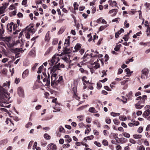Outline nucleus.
Wrapping results in <instances>:
<instances>
[{"mask_svg": "<svg viewBox=\"0 0 150 150\" xmlns=\"http://www.w3.org/2000/svg\"><path fill=\"white\" fill-rule=\"evenodd\" d=\"M58 55V54L54 55L52 57V59L50 60H49L48 61L49 64L50 65H54L52 68L48 69H50L51 73L52 72L54 73L55 72L56 70L59 69V66L60 63H58L59 60Z\"/></svg>", "mask_w": 150, "mask_h": 150, "instance_id": "f257e3e1", "label": "nucleus"}, {"mask_svg": "<svg viewBox=\"0 0 150 150\" xmlns=\"http://www.w3.org/2000/svg\"><path fill=\"white\" fill-rule=\"evenodd\" d=\"M57 78V74L53 72L51 76V85L52 86H55L61 83L63 79L62 76H60L58 79Z\"/></svg>", "mask_w": 150, "mask_h": 150, "instance_id": "f03ea898", "label": "nucleus"}, {"mask_svg": "<svg viewBox=\"0 0 150 150\" xmlns=\"http://www.w3.org/2000/svg\"><path fill=\"white\" fill-rule=\"evenodd\" d=\"M35 32V29L33 28V26L32 25L30 26L29 27L28 26L27 27L22 30L23 33L24 32L26 38L28 39L30 38V33H33Z\"/></svg>", "mask_w": 150, "mask_h": 150, "instance_id": "7ed1b4c3", "label": "nucleus"}, {"mask_svg": "<svg viewBox=\"0 0 150 150\" xmlns=\"http://www.w3.org/2000/svg\"><path fill=\"white\" fill-rule=\"evenodd\" d=\"M41 78L43 79V81L44 82H46L45 85L49 86L50 84V75L49 73L46 74L45 73H43L41 76Z\"/></svg>", "mask_w": 150, "mask_h": 150, "instance_id": "20e7f679", "label": "nucleus"}, {"mask_svg": "<svg viewBox=\"0 0 150 150\" xmlns=\"http://www.w3.org/2000/svg\"><path fill=\"white\" fill-rule=\"evenodd\" d=\"M150 106L149 105H146L144 107V109L145 111L143 113L142 116L145 118L148 116L150 114Z\"/></svg>", "mask_w": 150, "mask_h": 150, "instance_id": "39448f33", "label": "nucleus"}, {"mask_svg": "<svg viewBox=\"0 0 150 150\" xmlns=\"http://www.w3.org/2000/svg\"><path fill=\"white\" fill-rule=\"evenodd\" d=\"M149 73V71L147 69H143L142 71V75L141 78L142 79H145V76L146 78H147V75Z\"/></svg>", "mask_w": 150, "mask_h": 150, "instance_id": "423d86ee", "label": "nucleus"}, {"mask_svg": "<svg viewBox=\"0 0 150 150\" xmlns=\"http://www.w3.org/2000/svg\"><path fill=\"white\" fill-rule=\"evenodd\" d=\"M48 150H55L57 149V147L55 144L50 143L47 146Z\"/></svg>", "mask_w": 150, "mask_h": 150, "instance_id": "0eeeda50", "label": "nucleus"}, {"mask_svg": "<svg viewBox=\"0 0 150 150\" xmlns=\"http://www.w3.org/2000/svg\"><path fill=\"white\" fill-rule=\"evenodd\" d=\"M18 94L20 97H24V91L21 87H19L18 88Z\"/></svg>", "mask_w": 150, "mask_h": 150, "instance_id": "6e6552de", "label": "nucleus"}, {"mask_svg": "<svg viewBox=\"0 0 150 150\" xmlns=\"http://www.w3.org/2000/svg\"><path fill=\"white\" fill-rule=\"evenodd\" d=\"M82 45L79 43H77L74 47V50H73L74 52H77L79 50L81 49Z\"/></svg>", "mask_w": 150, "mask_h": 150, "instance_id": "1a4fd4ad", "label": "nucleus"}, {"mask_svg": "<svg viewBox=\"0 0 150 150\" xmlns=\"http://www.w3.org/2000/svg\"><path fill=\"white\" fill-rule=\"evenodd\" d=\"M13 23L11 22L10 23H8L7 26V29L8 31L11 32L12 31L13 29Z\"/></svg>", "mask_w": 150, "mask_h": 150, "instance_id": "9d476101", "label": "nucleus"}, {"mask_svg": "<svg viewBox=\"0 0 150 150\" xmlns=\"http://www.w3.org/2000/svg\"><path fill=\"white\" fill-rule=\"evenodd\" d=\"M100 65L99 63L97 62H95L92 64V68L96 69L99 67Z\"/></svg>", "mask_w": 150, "mask_h": 150, "instance_id": "9b49d317", "label": "nucleus"}, {"mask_svg": "<svg viewBox=\"0 0 150 150\" xmlns=\"http://www.w3.org/2000/svg\"><path fill=\"white\" fill-rule=\"evenodd\" d=\"M141 102L139 101L135 105V107L137 109H140L144 106V105H141Z\"/></svg>", "mask_w": 150, "mask_h": 150, "instance_id": "f8f14e48", "label": "nucleus"}, {"mask_svg": "<svg viewBox=\"0 0 150 150\" xmlns=\"http://www.w3.org/2000/svg\"><path fill=\"white\" fill-rule=\"evenodd\" d=\"M7 92V91L6 90L4 89L2 87L0 86V96L5 93H6Z\"/></svg>", "mask_w": 150, "mask_h": 150, "instance_id": "ddd939ff", "label": "nucleus"}, {"mask_svg": "<svg viewBox=\"0 0 150 150\" xmlns=\"http://www.w3.org/2000/svg\"><path fill=\"white\" fill-rule=\"evenodd\" d=\"M64 138H65L66 139L65 140V141L67 142L70 143L72 141L71 138L69 136V135H65L64 136Z\"/></svg>", "mask_w": 150, "mask_h": 150, "instance_id": "4468645a", "label": "nucleus"}, {"mask_svg": "<svg viewBox=\"0 0 150 150\" xmlns=\"http://www.w3.org/2000/svg\"><path fill=\"white\" fill-rule=\"evenodd\" d=\"M117 12V10L116 9H114L110 10L109 12V13L110 14H111L113 13V15L114 16L116 15Z\"/></svg>", "mask_w": 150, "mask_h": 150, "instance_id": "2eb2a0df", "label": "nucleus"}, {"mask_svg": "<svg viewBox=\"0 0 150 150\" xmlns=\"http://www.w3.org/2000/svg\"><path fill=\"white\" fill-rule=\"evenodd\" d=\"M49 33L50 32L49 31H48L45 35V40L47 42L49 41L50 39L49 35Z\"/></svg>", "mask_w": 150, "mask_h": 150, "instance_id": "dca6fc26", "label": "nucleus"}, {"mask_svg": "<svg viewBox=\"0 0 150 150\" xmlns=\"http://www.w3.org/2000/svg\"><path fill=\"white\" fill-rule=\"evenodd\" d=\"M29 71L28 69H26L23 73L22 74L23 77L24 78L27 76L28 74Z\"/></svg>", "mask_w": 150, "mask_h": 150, "instance_id": "f3484780", "label": "nucleus"}, {"mask_svg": "<svg viewBox=\"0 0 150 150\" xmlns=\"http://www.w3.org/2000/svg\"><path fill=\"white\" fill-rule=\"evenodd\" d=\"M88 91V90H84L83 91V99H86L88 97L87 94Z\"/></svg>", "mask_w": 150, "mask_h": 150, "instance_id": "a211bd4d", "label": "nucleus"}, {"mask_svg": "<svg viewBox=\"0 0 150 150\" xmlns=\"http://www.w3.org/2000/svg\"><path fill=\"white\" fill-rule=\"evenodd\" d=\"M29 55L32 57L35 56V51L34 50H31L29 53Z\"/></svg>", "mask_w": 150, "mask_h": 150, "instance_id": "6ab92c4d", "label": "nucleus"}, {"mask_svg": "<svg viewBox=\"0 0 150 150\" xmlns=\"http://www.w3.org/2000/svg\"><path fill=\"white\" fill-rule=\"evenodd\" d=\"M87 77L86 76H83L82 78V81L86 83L87 84H88V83H89V84H92V83L89 82V81H87Z\"/></svg>", "mask_w": 150, "mask_h": 150, "instance_id": "aec40b11", "label": "nucleus"}, {"mask_svg": "<svg viewBox=\"0 0 150 150\" xmlns=\"http://www.w3.org/2000/svg\"><path fill=\"white\" fill-rule=\"evenodd\" d=\"M94 138V136L93 135H91L90 136H88L87 137L85 138H84L83 139L84 140L87 141V140H91L92 139Z\"/></svg>", "mask_w": 150, "mask_h": 150, "instance_id": "412c9836", "label": "nucleus"}, {"mask_svg": "<svg viewBox=\"0 0 150 150\" xmlns=\"http://www.w3.org/2000/svg\"><path fill=\"white\" fill-rule=\"evenodd\" d=\"M89 112L92 113H96L97 112L95 108L93 107L90 108L89 109Z\"/></svg>", "mask_w": 150, "mask_h": 150, "instance_id": "4be33fe9", "label": "nucleus"}, {"mask_svg": "<svg viewBox=\"0 0 150 150\" xmlns=\"http://www.w3.org/2000/svg\"><path fill=\"white\" fill-rule=\"evenodd\" d=\"M142 137V135L141 134H134L133 135V138L135 139H139Z\"/></svg>", "mask_w": 150, "mask_h": 150, "instance_id": "5701e85b", "label": "nucleus"}, {"mask_svg": "<svg viewBox=\"0 0 150 150\" xmlns=\"http://www.w3.org/2000/svg\"><path fill=\"white\" fill-rule=\"evenodd\" d=\"M58 129L59 131L60 132L64 133L65 132L64 128L61 126L59 127Z\"/></svg>", "mask_w": 150, "mask_h": 150, "instance_id": "b1692460", "label": "nucleus"}, {"mask_svg": "<svg viewBox=\"0 0 150 150\" xmlns=\"http://www.w3.org/2000/svg\"><path fill=\"white\" fill-rule=\"evenodd\" d=\"M8 142L7 139H4L0 141V146L2 144H6Z\"/></svg>", "mask_w": 150, "mask_h": 150, "instance_id": "393cba45", "label": "nucleus"}, {"mask_svg": "<svg viewBox=\"0 0 150 150\" xmlns=\"http://www.w3.org/2000/svg\"><path fill=\"white\" fill-rule=\"evenodd\" d=\"M122 134L124 137L126 138H129L130 137V134L126 132H123L122 133Z\"/></svg>", "mask_w": 150, "mask_h": 150, "instance_id": "a878e982", "label": "nucleus"}, {"mask_svg": "<svg viewBox=\"0 0 150 150\" xmlns=\"http://www.w3.org/2000/svg\"><path fill=\"white\" fill-rule=\"evenodd\" d=\"M110 115L113 117H116L119 115H120V113H115L113 112H111L110 113Z\"/></svg>", "mask_w": 150, "mask_h": 150, "instance_id": "bb28decb", "label": "nucleus"}, {"mask_svg": "<svg viewBox=\"0 0 150 150\" xmlns=\"http://www.w3.org/2000/svg\"><path fill=\"white\" fill-rule=\"evenodd\" d=\"M108 26V25L107 24L105 25H102L99 28V30L100 31H102L104 29H105V28L107 27Z\"/></svg>", "mask_w": 150, "mask_h": 150, "instance_id": "cd10ccee", "label": "nucleus"}, {"mask_svg": "<svg viewBox=\"0 0 150 150\" xmlns=\"http://www.w3.org/2000/svg\"><path fill=\"white\" fill-rule=\"evenodd\" d=\"M137 149V150H145V147L143 145L138 146Z\"/></svg>", "mask_w": 150, "mask_h": 150, "instance_id": "c85d7f7f", "label": "nucleus"}, {"mask_svg": "<svg viewBox=\"0 0 150 150\" xmlns=\"http://www.w3.org/2000/svg\"><path fill=\"white\" fill-rule=\"evenodd\" d=\"M44 138L47 139H50L51 138L50 136L47 134H44Z\"/></svg>", "mask_w": 150, "mask_h": 150, "instance_id": "c756f323", "label": "nucleus"}, {"mask_svg": "<svg viewBox=\"0 0 150 150\" xmlns=\"http://www.w3.org/2000/svg\"><path fill=\"white\" fill-rule=\"evenodd\" d=\"M147 98V96L146 95H143L142 96V100L141 101L143 103H144L145 101V100Z\"/></svg>", "mask_w": 150, "mask_h": 150, "instance_id": "7c9ffc66", "label": "nucleus"}, {"mask_svg": "<svg viewBox=\"0 0 150 150\" xmlns=\"http://www.w3.org/2000/svg\"><path fill=\"white\" fill-rule=\"evenodd\" d=\"M10 85V82L9 81L8 82L7 81H6V82L4 83L3 84V87H4L6 86H9Z\"/></svg>", "mask_w": 150, "mask_h": 150, "instance_id": "2f4dec72", "label": "nucleus"}, {"mask_svg": "<svg viewBox=\"0 0 150 150\" xmlns=\"http://www.w3.org/2000/svg\"><path fill=\"white\" fill-rule=\"evenodd\" d=\"M102 143L103 145L105 146H107L108 145V142L107 140L103 139V140Z\"/></svg>", "mask_w": 150, "mask_h": 150, "instance_id": "473e14b6", "label": "nucleus"}, {"mask_svg": "<svg viewBox=\"0 0 150 150\" xmlns=\"http://www.w3.org/2000/svg\"><path fill=\"white\" fill-rule=\"evenodd\" d=\"M119 119L120 120L124 121L127 119V118L126 117L121 116L119 117Z\"/></svg>", "mask_w": 150, "mask_h": 150, "instance_id": "72a5a7b5", "label": "nucleus"}, {"mask_svg": "<svg viewBox=\"0 0 150 150\" xmlns=\"http://www.w3.org/2000/svg\"><path fill=\"white\" fill-rule=\"evenodd\" d=\"M143 130V128L142 127H140L137 130V132L139 133H141Z\"/></svg>", "mask_w": 150, "mask_h": 150, "instance_id": "f704fd0d", "label": "nucleus"}, {"mask_svg": "<svg viewBox=\"0 0 150 150\" xmlns=\"http://www.w3.org/2000/svg\"><path fill=\"white\" fill-rule=\"evenodd\" d=\"M64 45L66 46H67L69 45V39H66Z\"/></svg>", "mask_w": 150, "mask_h": 150, "instance_id": "c9c22d12", "label": "nucleus"}, {"mask_svg": "<svg viewBox=\"0 0 150 150\" xmlns=\"http://www.w3.org/2000/svg\"><path fill=\"white\" fill-rule=\"evenodd\" d=\"M27 0H23L22 2V4L23 5H24L25 7H26L27 6Z\"/></svg>", "mask_w": 150, "mask_h": 150, "instance_id": "e433bc0d", "label": "nucleus"}, {"mask_svg": "<svg viewBox=\"0 0 150 150\" xmlns=\"http://www.w3.org/2000/svg\"><path fill=\"white\" fill-rule=\"evenodd\" d=\"M74 10H77L78 9V5L77 4V2H74Z\"/></svg>", "mask_w": 150, "mask_h": 150, "instance_id": "4c0bfd02", "label": "nucleus"}, {"mask_svg": "<svg viewBox=\"0 0 150 150\" xmlns=\"http://www.w3.org/2000/svg\"><path fill=\"white\" fill-rule=\"evenodd\" d=\"M3 6L1 7H3V10L4 11L7 7L8 4V3H5L4 4H3Z\"/></svg>", "mask_w": 150, "mask_h": 150, "instance_id": "58836bf2", "label": "nucleus"}, {"mask_svg": "<svg viewBox=\"0 0 150 150\" xmlns=\"http://www.w3.org/2000/svg\"><path fill=\"white\" fill-rule=\"evenodd\" d=\"M32 125V124L31 122H28L25 125V127L27 128H28L30 127Z\"/></svg>", "mask_w": 150, "mask_h": 150, "instance_id": "ea45409f", "label": "nucleus"}, {"mask_svg": "<svg viewBox=\"0 0 150 150\" xmlns=\"http://www.w3.org/2000/svg\"><path fill=\"white\" fill-rule=\"evenodd\" d=\"M17 27V25H15V24H13V30H14L15 31V32H14L13 33L14 34H15L16 33V31H15V30H16V27Z\"/></svg>", "mask_w": 150, "mask_h": 150, "instance_id": "a19ab883", "label": "nucleus"}, {"mask_svg": "<svg viewBox=\"0 0 150 150\" xmlns=\"http://www.w3.org/2000/svg\"><path fill=\"white\" fill-rule=\"evenodd\" d=\"M129 142L133 144H135L136 143V141L134 139H129Z\"/></svg>", "mask_w": 150, "mask_h": 150, "instance_id": "79ce46f5", "label": "nucleus"}, {"mask_svg": "<svg viewBox=\"0 0 150 150\" xmlns=\"http://www.w3.org/2000/svg\"><path fill=\"white\" fill-rule=\"evenodd\" d=\"M102 87V85L101 83L100 82H98L97 83V88L98 89H100Z\"/></svg>", "mask_w": 150, "mask_h": 150, "instance_id": "37998d69", "label": "nucleus"}, {"mask_svg": "<svg viewBox=\"0 0 150 150\" xmlns=\"http://www.w3.org/2000/svg\"><path fill=\"white\" fill-rule=\"evenodd\" d=\"M94 144L99 147H100L101 145V144L100 143L97 141H95L94 142Z\"/></svg>", "mask_w": 150, "mask_h": 150, "instance_id": "c03bdc74", "label": "nucleus"}, {"mask_svg": "<svg viewBox=\"0 0 150 150\" xmlns=\"http://www.w3.org/2000/svg\"><path fill=\"white\" fill-rule=\"evenodd\" d=\"M70 146V144H64L62 146L63 148H66L69 147Z\"/></svg>", "mask_w": 150, "mask_h": 150, "instance_id": "a18cd8bd", "label": "nucleus"}, {"mask_svg": "<svg viewBox=\"0 0 150 150\" xmlns=\"http://www.w3.org/2000/svg\"><path fill=\"white\" fill-rule=\"evenodd\" d=\"M122 98H123V100L121 99V100H120V101H122L123 103H126L127 102V98H126L124 96H122Z\"/></svg>", "mask_w": 150, "mask_h": 150, "instance_id": "49530a36", "label": "nucleus"}, {"mask_svg": "<svg viewBox=\"0 0 150 150\" xmlns=\"http://www.w3.org/2000/svg\"><path fill=\"white\" fill-rule=\"evenodd\" d=\"M113 122L114 124L116 125H118L120 123V122L118 120L115 119L113 120Z\"/></svg>", "mask_w": 150, "mask_h": 150, "instance_id": "de8ad7c7", "label": "nucleus"}, {"mask_svg": "<svg viewBox=\"0 0 150 150\" xmlns=\"http://www.w3.org/2000/svg\"><path fill=\"white\" fill-rule=\"evenodd\" d=\"M67 55H64L62 57V59L65 61H67L68 60V59L67 58Z\"/></svg>", "mask_w": 150, "mask_h": 150, "instance_id": "09e8293b", "label": "nucleus"}, {"mask_svg": "<svg viewBox=\"0 0 150 150\" xmlns=\"http://www.w3.org/2000/svg\"><path fill=\"white\" fill-rule=\"evenodd\" d=\"M43 66L42 65L41 66H40L38 68V70L37 71V73H40L41 72L42 69V67Z\"/></svg>", "mask_w": 150, "mask_h": 150, "instance_id": "8fccbe9b", "label": "nucleus"}, {"mask_svg": "<svg viewBox=\"0 0 150 150\" xmlns=\"http://www.w3.org/2000/svg\"><path fill=\"white\" fill-rule=\"evenodd\" d=\"M87 36H88V41L89 42H90L92 40V39H91L92 36H91V34H89Z\"/></svg>", "mask_w": 150, "mask_h": 150, "instance_id": "3c124183", "label": "nucleus"}, {"mask_svg": "<svg viewBox=\"0 0 150 150\" xmlns=\"http://www.w3.org/2000/svg\"><path fill=\"white\" fill-rule=\"evenodd\" d=\"M144 144L146 146H148L149 145V142L146 139L145 140L144 142Z\"/></svg>", "mask_w": 150, "mask_h": 150, "instance_id": "603ef678", "label": "nucleus"}, {"mask_svg": "<svg viewBox=\"0 0 150 150\" xmlns=\"http://www.w3.org/2000/svg\"><path fill=\"white\" fill-rule=\"evenodd\" d=\"M91 129H90V128H87L86 129V130L85 131V134H88L89 132L90 131Z\"/></svg>", "mask_w": 150, "mask_h": 150, "instance_id": "864d4df0", "label": "nucleus"}, {"mask_svg": "<svg viewBox=\"0 0 150 150\" xmlns=\"http://www.w3.org/2000/svg\"><path fill=\"white\" fill-rule=\"evenodd\" d=\"M93 133L94 134L96 135H98L99 134V132L96 129L93 130Z\"/></svg>", "mask_w": 150, "mask_h": 150, "instance_id": "5fc2aeb1", "label": "nucleus"}, {"mask_svg": "<svg viewBox=\"0 0 150 150\" xmlns=\"http://www.w3.org/2000/svg\"><path fill=\"white\" fill-rule=\"evenodd\" d=\"M73 97L75 99L78 100H79L80 97H78L76 95V94H74L73 96Z\"/></svg>", "mask_w": 150, "mask_h": 150, "instance_id": "6e6d98bb", "label": "nucleus"}, {"mask_svg": "<svg viewBox=\"0 0 150 150\" xmlns=\"http://www.w3.org/2000/svg\"><path fill=\"white\" fill-rule=\"evenodd\" d=\"M88 56H89V57H90V55H89L88 54H86V53H85V55L83 56V59H86L87 58Z\"/></svg>", "mask_w": 150, "mask_h": 150, "instance_id": "4d7b16f0", "label": "nucleus"}, {"mask_svg": "<svg viewBox=\"0 0 150 150\" xmlns=\"http://www.w3.org/2000/svg\"><path fill=\"white\" fill-rule=\"evenodd\" d=\"M8 60V59L7 58H4L2 60L1 62L3 63H5L7 62Z\"/></svg>", "mask_w": 150, "mask_h": 150, "instance_id": "13d9d810", "label": "nucleus"}, {"mask_svg": "<svg viewBox=\"0 0 150 150\" xmlns=\"http://www.w3.org/2000/svg\"><path fill=\"white\" fill-rule=\"evenodd\" d=\"M37 143L36 142H35L34 143L33 146V149L34 150L37 147Z\"/></svg>", "mask_w": 150, "mask_h": 150, "instance_id": "bf43d9fd", "label": "nucleus"}, {"mask_svg": "<svg viewBox=\"0 0 150 150\" xmlns=\"http://www.w3.org/2000/svg\"><path fill=\"white\" fill-rule=\"evenodd\" d=\"M81 144L83 145V144L82 142H77L75 143V145L77 146H80Z\"/></svg>", "mask_w": 150, "mask_h": 150, "instance_id": "052dcab7", "label": "nucleus"}, {"mask_svg": "<svg viewBox=\"0 0 150 150\" xmlns=\"http://www.w3.org/2000/svg\"><path fill=\"white\" fill-rule=\"evenodd\" d=\"M41 145L42 146H45L47 144V142H41Z\"/></svg>", "mask_w": 150, "mask_h": 150, "instance_id": "680f3d73", "label": "nucleus"}, {"mask_svg": "<svg viewBox=\"0 0 150 150\" xmlns=\"http://www.w3.org/2000/svg\"><path fill=\"white\" fill-rule=\"evenodd\" d=\"M117 6V3L115 1H113L112 4L111 5V6L112 7L116 6Z\"/></svg>", "mask_w": 150, "mask_h": 150, "instance_id": "e2e57ef3", "label": "nucleus"}, {"mask_svg": "<svg viewBox=\"0 0 150 150\" xmlns=\"http://www.w3.org/2000/svg\"><path fill=\"white\" fill-rule=\"evenodd\" d=\"M33 141H30V142L29 143V144L28 145V149H29L31 146L32 145V144L33 143Z\"/></svg>", "mask_w": 150, "mask_h": 150, "instance_id": "0e129e2a", "label": "nucleus"}, {"mask_svg": "<svg viewBox=\"0 0 150 150\" xmlns=\"http://www.w3.org/2000/svg\"><path fill=\"white\" fill-rule=\"evenodd\" d=\"M117 45L114 48V50L116 51H118L120 49L119 45Z\"/></svg>", "mask_w": 150, "mask_h": 150, "instance_id": "69168bd1", "label": "nucleus"}, {"mask_svg": "<svg viewBox=\"0 0 150 150\" xmlns=\"http://www.w3.org/2000/svg\"><path fill=\"white\" fill-rule=\"evenodd\" d=\"M79 51V52L81 55L83 54L84 52V50L83 48H81Z\"/></svg>", "mask_w": 150, "mask_h": 150, "instance_id": "338daca9", "label": "nucleus"}, {"mask_svg": "<svg viewBox=\"0 0 150 150\" xmlns=\"http://www.w3.org/2000/svg\"><path fill=\"white\" fill-rule=\"evenodd\" d=\"M64 140L62 139H60L59 140V142L61 144H63L64 142Z\"/></svg>", "mask_w": 150, "mask_h": 150, "instance_id": "774afa93", "label": "nucleus"}]
</instances>
